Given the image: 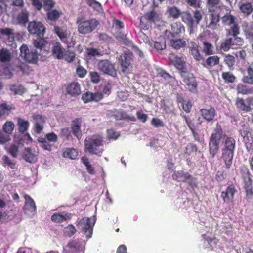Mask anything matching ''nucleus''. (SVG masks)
Wrapping results in <instances>:
<instances>
[{"label": "nucleus", "instance_id": "de8ad7c7", "mask_svg": "<svg viewBox=\"0 0 253 253\" xmlns=\"http://www.w3.org/2000/svg\"><path fill=\"white\" fill-rule=\"evenodd\" d=\"M221 76L225 83L227 84L233 83L236 79L234 75L230 72H223Z\"/></svg>", "mask_w": 253, "mask_h": 253}, {"label": "nucleus", "instance_id": "a211bd4d", "mask_svg": "<svg viewBox=\"0 0 253 253\" xmlns=\"http://www.w3.org/2000/svg\"><path fill=\"white\" fill-rule=\"evenodd\" d=\"M220 10H214L213 11H209V23L207 27L211 29L216 28L217 23L220 20Z\"/></svg>", "mask_w": 253, "mask_h": 253}, {"label": "nucleus", "instance_id": "680f3d73", "mask_svg": "<svg viewBox=\"0 0 253 253\" xmlns=\"http://www.w3.org/2000/svg\"><path fill=\"white\" fill-rule=\"evenodd\" d=\"M224 62L230 69L234 66L235 62V57L231 55L228 54L225 55Z\"/></svg>", "mask_w": 253, "mask_h": 253}, {"label": "nucleus", "instance_id": "2f4dec72", "mask_svg": "<svg viewBox=\"0 0 253 253\" xmlns=\"http://www.w3.org/2000/svg\"><path fill=\"white\" fill-rule=\"evenodd\" d=\"M171 27V33L173 36H178L185 32V27L180 22L172 23Z\"/></svg>", "mask_w": 253, "mask_h": 253}, {"label": "nucleus", "instance_id": "4d7b16f0", "mask_svg": "<svg viewBox=\"0 0 253 253\" xmlns=\"http://www.w3.org/2000/svg\"><path fill=\"white\" fill-rule=\"evenodd\" d=\"M10 89L15 94L22 95L26 91V89L22 85L13 84L10 86Z\"/></svg>", "mask_w": 253, "mask_h": 253}, {"label": "nucleus", "instance_id": "052dcab7", "mask_svg": "<svg viewBox=\"0 0 253 253\" xmlns=\"http://www.w3.org/2000/svg\"><path fill=\"white\" fill-rule=\"evenodd\" d=\"M85 2L94 10L99 11L102 9L101 4L95 0H84Z\"/></svg>", "mask_w": 253, "mask_h": 253}, {"label": "nucleus", "instance_id": "ea45409f", "mask_svg": "<svg viewBox=\"0 0 253 253\" xmlns=\"http://www.w3.org/2000/svg\"><path fill=\"white\" fill-rule=\"evenodd\" d=\"M170 45L175 49L178 50L186 46V41L183 39H179L170 40Z\"/></svg>", "mask_w": 253, "mask_h": 253}, {"label": "nucleus", "instance_id": "e433bc0d", "mask_svg": "<svg viewBox=\"0 0 253 253\" xmlns=\"http://www.w3.org/2000/svg\"><path fill=\"white\" fill-rule=\"evenodd\" d=\"M220 0H207V7L209 11H213L214 10H221V6L219 5Z\"/></svg>", "mask_w": 253, "mask_h": 253}, {"label": "nucleus", "instance_id": "f3484780", "mask_svg": "<svg viewBox=\"0 0 253 253\" xmlns=\"http://www.w3.org/2000/svg\"><path fill=\"white\" fill-rule=\"evenodd\" d=\"M236 192L235 186L233 184L229 185L225 191L221 193V197L224 203H229L233 201L234 194Z\"/></svg>", "mask_w": 253, "mask_h": 253}, {"label": "nucleus", "instance_id": "9b49d317", "mask_svg": "<svg viewBox=\"0 0 253 253\" xmlns=\"http://www.w3.org/2000/svg\"><path fill=\"white\" fill-rule=\"evenodd\" d=\"M169 59L178 70L180 74L187 70L186 63L183 57H179L174 54L171 53L169 55Z\"/></svg>", "mask_w": 253, "mask_h": 253}, {"label": "nucleus", "instance_id": "f704fd0d", "mask_svg": "<svg viewBox=\"0 0 253 253\" xmlns=\"http://www.w3.org/2000/svg\"><path fill=\"white\" fill-rule=\"evenodd\" d=\"M12 55L10 51L6 48L0 49V62L7 63L11 61Z\"/></svg>", "mask_w": 253, "mask_h": 253}, {"label": "nucleus", "instance_id": "5701e85b", "mask_svg": "<svg viewBox=\"0 0 253 253\" xmlns=\"http://www.w3.org/2000/svg\"><path fill=\"white\" fill-rule=\"evenodd\" d=\"M66 91L71 97H77L81 93L80 84L78 82H72L67 86Z\"/></svg>", "mask_w": 253, "mask_h": 253}, {"label": "nucleus", "instance_id": "c85d7f7f", "mask_svg": "<svg viewBox=\"0 0 253 253\" xmlns=\"http://www.w3.org/2000/svg\"><path fill=\"white\" fill-rule=\"evenodd\" d=\"M145 14L146 15V18L153 23H158L162 20L161 14L157 12L155 9H152L146 12Z\"/></svg>", "mask_w": 253, "mask_h": 253}, {"label": "nucleus", "instance_id": "603ef678", "mask_svg": "<svg viewBox=\"0 0 253 253\" xmlns=\"http://www.w3.org/2000/svg\"><path fill=\"white\" fill-rule=\"evenodd\" d=\"M38 141L40 143V146L42 148L48 151L51 150L52 145L49 143L50 142L47 141L46 138L40 137L38 138Z\"/></svg>", "mask_w": 253, "mask_h": 253}, {"label": "nucleus", "instance_id": "a19ab883", "mask_svg": "<svg viewBox=\"0 0 253 253\" xmlns=\"http://www.w3.org/2000/svg\"><path fill=\"white\" fill-rule=\"evenodd\" d=\"M198 151L197 146L193 143H189L184 148L183 152L186 157L196 153Z\"/></svg>", "mask_w": 253, "mask_h": 253}, {"label": "nucleus", "instance_id": "cd10ccee", "mask_svg": "<svg viewBox=\"0 0 253 253\" xmlns=\"http://www.w3.org/2000/svg\"><path fill=\"white\" fill-rule=\"evenodd\" d=\"M33 119L36 122L35 124V131L37 134H40L43 130V126L40 123L43 124L45 122L44 118L40 115H36L33 116Z\"/></svg>", "mask_w": 253, "mask_h": 253}, {"label": "nucleus", "instance_id": "7ed1b4c3", "mask_svg": "<svg viewBox=\"0 0 253 253\" xmlns=\"http://www.w3.org/2000/svg\"><path fill=\"white\" fill-rule=\"evenodd\" d=\"M223 129L220 125H217L211 134L209 142V149L210 156L213 158L218 153L219 145L223 135Z\"/></svg>", "mask_w": 253, "mask_h": 253}, {"label": "nucleus", "instance_id": "49530a36", "mask_svg": "<svg viewBox=\"0 0 253 253\" xmlns=\"http://www.w3.org/2000/svg\"><path fill=\"white\" fill-rule=\"evenodd\" d=\"M47 44V41L43 38H38L33 41V44L34 46L36 49H40L41 51L43 49H44Z\"/></svg>", "mask_w": 253, "mask_h": 253}, {"label": "nucleus", "instance_id": "e2e57ef3", "mask_svg": "<svg viewBox=\"0 0 253 253\" xmlns=\"http://www.w3.org/2000/svg\"><path fill=\"white\" fill-rule=\"evenodd\" d=\"M107 137L108 139L116 140L120 135L119 132H117L113 128H110L107 130Z\"/></svg>", "mask_w": 253, "mask_h": 253}, {"label": "nucleus", "instance_id": "13d9d810", "mask_svg": "<svg viewBox=\"0 0 253 253\" xmlns=\"http://www.w3.org/2000/svg\"><path fill=\"white\" fill-rule=\"evenodd\" d=\"M247 74L243 76L242 82L244 84L253 85V72L246 70Z\"/></svg>", "mask_w": 253, "mask_h": 253}, {"label": "nucleus", "instance_id": "1a4fd4ad", "mask_svg": "<svg viewBox=\"0 0 253 253\" xmlns=\"http://www.w3.org/2000/svg\"><path fill=\"white\" fill-rule=\"evenodd\" d=\"M98 68L105 74L113 77L117 76V71L114 64L107 59L101 60L98 62Z\"/></svg>", "mask_w": 253, "mask_h": 253}, {"label": "nucleus", "instance_id": "393cba45", "mask_svg": "<svg viewBox=\"0 0 253 253\" xmlns=\"http://www.w3.org/2000/svg\"><path fill=\"white\" fill-rule=\"evenodd\" d=\"M23 158L27 162L35 163L37 161V154L31 148H27L23 153Z\"/></svg>", "mask_w": 253, "mask_h": 253}, {"label": "nucleus", "instance_id": "4468645a", "mask_svg": "<svg viewBox=\"0 0 253 253\" xmlns=\"http://www.w3.org/2000/svg\"><path fill=\"white\" fill-rule=\"evenodd\" d=\"M133 53L129 51H125L119 58V62L122 68V71L125 72L130 66V61L133 59Z\"/></svg>", "mask_w": 253, "mask_h": 253}, {"label": "nucleus", "instance_id": "72a5a7b5", "mask_svg": "<svg viewBox=\"0 0 253 253\" xmlns=\"http://www.w3.org/2000/svg\"><path fill=\"white\" fill-rule=\"evenodd\" d=\"M12 107L6 102L0 104V119L6 118L12 111Z\"/></svg>", "mask_w": 253, "mask_h": 253}, {"label": "nucleus", "instance_id": "4c0bfd02", "mask_svg": "<svg viewBox=\"0 0 253 253\" xmlns=\"http://www.w3.org/2000/svg\"><path fill=\"white\" fill-rule=\"evenodd\" d=\"M63 156L65 158L75 160L78 158V152L74 148H67L63 152Z\"/></svg>", "mask_w": 253, "mask_h": 253}, {"label": "nucleus", "instance_id": "37998d69", "mask_svg": "<svg viewBox=\"0 0 253 253\" xmlns=\"http://www.w3.org/2000/svg\"><path fill=\"white\" fill-rule=\"evenodd\" d=\"M140 21V27L145 30H148L151 26V22L148 18H146V15L144 14L139 17Z\"/></svg>", "mask_w": 253, "mask_h": 253}, {"label": "nucleus", "instance_id": "864d4df0", "mask_svg": "<svg viewBox=\"0 0 253 253\" xmlns=\"http://www.w3.org/2000/svg\"><path fill=\"white\" fill-rule=\"evenodd\" d=\"M203 51L208 55L213 54L214 53V47L211 43L204 42H203Z\"/></svg>", "mask_w": 253, "mask_h": 253}, {"label": "nucleus", "instance_id": "58836bf2", "mask_svg": "<svg viewBox=\"0 0 253 253\" xmlns=\"http://www.w3.org/2000/svg\"><path fill=\"white\" fill-rule=\"evenodd\" d=\"M219 63V57L218 56L214 55L208 57L206 60V64H204L203 65L205 67H211L218 65Z\"/></svg>", "mask_w": 253, "mask_h": 253}, {"label": "nucleus", "instance_id": "7c9ffc66", "mask_svg": "<svg viewBox=\"0 0 253 253\" xmlns=\"http://www.w3.org/2000/svg\"><path fill=\"white\" fill-rule=\"evenodd\" d=\"M237 92L243 95L253 94V86L250 87L243 84H239L236 87Z\"/></svg>", "mask_w": 253, "mask_h": 253}, {"label": "nucleus", "instance_id": "774afa93", "mask_svg": "<svg viewBox=\"0 0 253 253\" xmlns=\"http://www.w3.org/2000/svg\"><path fill=\"white\" fill-rule=\"evenodd\" d=\"M86 53L88 56L91 57H95L96 56H100L102 55L101 53L98 49L93 47L87 48Z\"/></svg>", "mask_w": 253, "mask_h": 253}, {"label": "nucleus", "instance_id": "b1692460", "mask_svg": "<svg viewBox=\"0 0 253 253\" xmlns=\"http://www.w3.org/2000/svg\"><path fill=\"white\" fill-rule=\"evenodd\" d=\"M112 112L113 113V116L116 120H129L132 122H135L136 120L134 116H129L125 111H119L116 109H114V110L112 111Z\"/></svg>", "mask_w": 253, "mask_h": 253}, {"label": "nucleus", "instance_id": "20e7f679", "mask_svg": "<svg viewBox=\"0 0 253 253\" xmlns=\"http://www.w3.org/2000/svg\"><path fill=\"white\" fill-rule=\"evenodd\" d=\"M76 24L79 33L86 35L95 30L99 25V22L95 18L86 19L84 17H78L77 18Z\"/></svg>", "mask_w": 253, "mask_h": 253}, {"label": "nucleus", "instance_id": "f8f14e48", "mask_svg": "<svg viewBox=\"0 0 253 253\" xmlns=\"http://www.w3.org/2000/svg\"><path fill=\"white\" fill-rule=\"evenodd\" d=\"M28 30L31 34H36L40 37L43 36L45 28L41 22L32 21L29 24Z\"/></svg>", "mask_w": 253, "mask_h": 253}, {"label": "nucleus", "instance_id": "c9c22d12", "mask_svg": "<svg viewBox=\"0 0 253 253\" xmlns=\"http://www.w3.org/2000/svg\"><path fill=\"white\" fill-rule=\"evenodd\" d=\"M181 18L182 21L185 23L188 27L190 28L193 27L194 20L189 12H183L181 14Z\"/></svg>", "mask_w": 253, "mask_h": 253}, {"label": "nucleus", "instance_id": "8fccbe9b", "mask_svg": "<svg viewBox=\"0 0 253 253\" xmlns=\"http://www.w3.org/2000/svg\"><path fill=\"white\" fill-rule=\"evenodd\" d=\"M15 127V124L11 121H6L2 126V129L3 131L9 134L10 136L12 134Z\"/></svg>", "mask_w": 253, "mask_h": 253}, {"label": "nucleus", "instance_id": "423d86ee", "mask_svg": "<svg viewBox=\"0 0 253 253\" xmlns=\"http://www.w3.org/2000/svg\"><path fill=\"white\" fill-rule=\"evenodd\" d=\"M20 55L29 63L35 64L38 59V52L36 49H29L26 44H23L20 48Z\"/></svg>", "mask_w": 253, "mask_h": 253}, {"label": "nucleus", "instance_id": "2eb2a0df", "mask_svg": "<svg viewBox=\"0 0 253 253\" xmlns=\"http://www.w3.org/2000/svg\"><path fill=\"white\" fill-rule=\"evenodd\" d=\"M103 98V95L101 93H93L90 91H87L83 93L82 95V100L84 103H87L90 102H99Z\"/></svg>", "mask_w": 253, "mask_h": 253}, {"label": "nucleus", "instance_id": "c756f323", "mask_svg": "<svg viewBox=\"0 0 253 253\" xmlns=\"http://www.w3.org/2000/svg\"><path fill=\"white\" fill-rule=\"evenodd\" d=\"M172 176L174 180L178 181H186L192 177V176L188 172H185L183 170L175 171Z\"/></svg>", "mask_w": 253, "mask_h": 253}, {"label": "nucleus", "instance_id": "aec40b11", "mask_svg": "<svg viewBox=\"0 0 253 253\" xmlns=\"http://www.w3.org/2000/svg\"><path fill=\"white\" fill-rule=\"evenodd\" d=\"M199 111L203 118L208 122L213 121L216 114L215 109L212 107L208 109H201Z\"/></svg>", "mask_w": 253, "mask_h": 253}, {"label": "nucleus", "instance_id": "dca6fc26", "mask_svg": "<svg viewBox=\"0 0 253 253\" xmlns=\"http://www.w3.org/2000/svg\"><path fill=\"white\" fill-rule=\"evenodd\" d=\"M239 34V27L237 24H234L230 29L227 30V36H232L233 42L235 45L241 46L243 44V40L242 38H239L237 35Z\"/></svg>", "mask_w": 253, "mask_h": 253}, {"label": "nucleus", "instance_id": "412c9836", "mask_svg": "<svg viewBox=\"0 0 253 253\" xmlns=\"http://www.w3.org/2000/svg\"><path fill=\"white\" fill-rule=\"evenodd\" d=\"M240 4V10L244 15L248 16L252 13L253 0H242Z\"/></svg>", "mask_w": 253, "mask_h": 253}, {"label": "nucleus", "instance_id": "338daca9", "mask_svg": "<svg viewBox=\"0 0 253 253\" xmlns=\"http://www.w3.org/2000/svg\"><path fill=\"white\" fill-rule=\"evenodd\" d=\"M55 3L53 0H44L43 7L45 11H48L55 6Z\"/></svg>", "mask_w": 253, "mask_h": 253}, {"label": "nucleus", "instance_id": "3c124183", "mask_svg": "<svg viewBox=\"0 0 253 253\" xmlns=\"http://www.w3.org/2000/svg\"><path fill=\"white\" fill-rule=\"evenodd\" d=\"M82 163L85 166L87 172L90 174H95L94 169L92 167V165L90 164L88 158L84 156L81 158Z\"/></svg>", "mask_w": 253, "mask_h": 253}, {"label": "nucleus", "instance_id": "39448f33", "mask_svg": "<svg viewBox=\"0 0 253 253\" xmlns=\"http://www.w3.org/2000/svg\"><path fill=\"white\" fill-rule=\"evenodd\" d=\"M95 220L91 218L84 217L81 219L77 224L79 230L83 232L87 238L92 236Z\"/></svg>", "mask_w": 253, "mask_h": 253}, {"label": "nucleus", "instance_id": "6e6552de", "mask_svg": "<svg viewBox=\"0 0 253 253\" xmlns=\"http://www.w3.org/2000/svg\"><path fill=\"white\" fill-rule=\"evenodd\" d=\"M183 83L187 85L188 89L192 92L197 91V82L192 73L186 71L180 74Z\"/></svg>", "mask_w": 253, "mask_h": 253}, {"label": "nucleus", "instance_id": "f03ea898", "mask_svg": "<svg viewBox=\"0 0 253 253\" xmlns=\"http://www.w3.org/2000/svg\"><path fill=\"white\" fill-rule=\"evenodd\" d=\"M235 144V140L231 137H226L223 142L221 159L224 162L225 168L228 169L231 167L232 164Z\"/></svg>", "mask_w": 253, "mask_h": 253}, {"label": "nucleus", "instance_id": "f257e3e1", "mask_svg": "<svg viewBox=\"0 0 253 253\" xmlns=\"http://www.w3.org/2000/svg\"><path fill=\"white\" fill-rule=\"evenodd\" d=\"M84 144L85 152H88L90 154L101 156L104 151L102 148L104 144V137L101 134H94L85 139Z\"/></svg>", "mask_w": 253, "mask_h": 253}, {"label": "nucleus", "instance_id": "09e8293b", "mask_svg": "<svg viewBox=\"0 0 253 253\" xmlns=\"http://www.w3.org/2000/svg\"><path fill=\"white\" fill-rule=\"evenodd\" d=\"M61 14L56 9L50 10L47 11V18L49 20L55 22L59 19Z\"/></svg>", "mask_w": 253, "mask_h": 253}, {"label": "nucleus", "instance_id": "4be33fe9", "mask_svg": "<svg viewBox=\"0 0 253 253\" xmlns=\"http://www.w3.org/2000/svg\"><path fill=\"white\" fill-rule=\"evenodd\" d=\"M82 121L81 118H77L73 120L71 124L72 133L78 139H80L82 136L81 129Z\"/></svg>", "mask_w": 253, "mask_h": 253}, {"label": "nucleus", "instance_id": "0e129e2a", "mask_svg": "<svg viewBox=\"0 0 253 253\" xmlns=\"http://www.w3.org/2000/svg\"><path fill=\"white\" fill-rule=\"evenodd\" d=\"M244 31L246 38L253 42V27L247 25Z\"/></svg>", "mask_w": 253, "mask_h": 253}, {"label": "nucleus", "instance_id": "79ce46f5", "mask_svg": "<svg viewBox=\"0 0 253 253\" xmlns=\"http://www.w3.org/2000/svg\"><path fill=\"white\" fill-rule=\"evenodd\" d=\"M29 14L28 12L26 10H22L19 13L17 17V20L19 24H25L29 20Z\"/></svg>", "mask_w": 253, "mask_h": 253}, {"label": "nucleus", "instance_id": "a878e982", "mask_svg": "<svg viewBox=\"0 0 253 253\" xmlns=\"http://www.w3.org/2000/svg\"><path fill=\"white\" fill-rule=\"evenodd\" d=\"M240 134L243 137V141L246 147L251 148L253 142V137L251 133L249 131L248 128L240 130Z\"/></svg>", "mask_w": 253, "mask_h": 253}, {"label": "nucleus", "instance_id": "6ab92c4d", "mask_svg": "<svg viewBox=\"0 0 253 253\" xmlns=\"http://www.w3.org/2000/svg\"><path fill=\"white\" fill-rule=\"evenodd\" d=\"M72 215L71 213L63 212H56L51 216V220L56 223H61L65 221L70 220Z\"/></svg>", "mask_w": 253, "mask_h": 253}, {"label": "nucleus", "instance_id": "a18cd8bd", "mask_svg": "<svg viewBox=\"0 0 253 253\" xmlns=\"http://www.w3.org/2000/svg\"><path fill=\"white\" fill-rule=\"evenodd\" d=\"M166 40L164 37L159 38L154 43V47L157 51L162 50L166 48Z\"/></svg>", "mask_w": 253, "mask_h": 253}, {"label": "nucleus", "instance_id": "0eeeda50", "mask_svg": "<svg viewBox=\"0 0 253 253\" xmlns=\"http://www.w3.org/2000/svg\"><path fill=\"white\" fill-rule=\"evenodd\" d=\"M54 32L58 36L62 42L66 44L67 47L70 48L75 45L76 42L73 40L72 38L68 37L67 29L62 27L55 25Z\"/></svg>", "mask_w": 253, "mask_h": 253}, {"label": "nucleus", "instance_id": "c03bdc74", "mask_svg": "<svg viewBox=\"0 0 253 253\" xmlns=\"http://www.w3.org/2000/svg\"><path fill=\"white\" fill-rule=\"evenodd\" d=\"M235 45L232 38L226 39L220 44V49L224 51H228L232 46Z\"/></svg>", "mask_w": 253, "mask_h": 253}, {"label": "nucleus", "instance_id": "ddd939ff", "mask_svg": "<svg viewBox=\"0 0 253 253\" xmlns=\"http://www.w3.org/2000/svg\"><path fill=\"white\" fill-rule=\"evenodd\" d=\"M25 199L23 211L25 214L29 216H33L36 211V206L34 200L28 195H24Z\"/></svg>", "mask_w": 253, "mask_h": 253}, {"label": "nucleus", "instance_id": "5fc2aeb1", "mask_svg": "<svg viewBox=\"0 0 253 253\" xmlns=\"http://www.w3.org/2000/svg\"><path fill=\"white\" fill-rule=\"evenodd\" d=\"M235 17L230 14H226L222 17V21L224 25L230 26L235 23Z\"/></svg>", "mask_w": 253, "mask_h": 253}, {"label": "nucleus", "instance_id": "bb28decb", "mask_svg": "<svg viewBox=\"0 0 253 253\" xmlns=\"http://www.w3.org/2000/svg\"><path fill=\"white\" fill-rule=\"evenodd\" d=\"M52 53L57 59H62L64 56V48L59 42H56L52 49Z\"/></svg>", "mask_w": 253, "mask_h": 253}, {"label": "nucleus", "instance_id": "69168bd1", "mask_svg": "<svg viewBox=\"0 0 253 253\" xmlns=\"http://www.w3.org/2000/svg\"><path fill=\"white\" fill-rule=\"evenodd\" d=\"M76 232V229L72 224H69L64 228V234L66 236L71 237Z\"/></svg>", "mask_w": 253, "mask_h": 253}, {"label": "nucleus", "instance_id": "bf43d9fd", "mask_svg": "<svg viewBox=\"0 0 253 253\" xmlns=\"http://www.w3.org/2000/svg\"><path fill=\"white\" fill-rule=\"evenodd\" d=\"M168 11L170 17L174 19L178 18L182 14L180 10L175 6L170 7Z\"/></svg>", "mask_w": 253, "mask_h": 253}, {"label": "nucleus", "instance_id": "9d476101", "mask_svg": "<svg viewBox=\"0 0 253 253\" xmlns=\"http://www.w3.org/2000/svg\"><path fill=\"white\" fill-rule=\"evenodd\" d=\"M235 104L239 109L245 112H249L252 110L251 107H253V96L248 97L245 100L238 97L236 98Z\"/></svg>", "mask_w": 253, "mask_h": 253}, {"label": "nucleus", "instance_id": "6e6d98bb", "mask_svg": "<svg viewBox=\"0 0 253 253\" xmlns=\"http://www.w3.org/2000/svg\"><path fill=\"white\" fill-rule=\"evenodd\" d=\"M191 53L194 58L197 61H200L203 59V57L200 53L199 46L195 44L191 48Z\"/></svg>", "mask_w": 253, "mask_h": 253}, {"label": "nucleus", "instance_id": "473e14b6", "mask_svg": "<svg viewBox=\"0 0 253 253\" xmlns=\"http://www.w3.org/2000/svg\"><path fill=\"white\" fill-rule=\"evenodd\" d=\"M17 125L18 131L20 133L24 134L29 127L30 123L28 121L25 120L24 119L18 118Z\"/></svg>", "mask_w": 253, "mask_h": 253}]
</instances>
